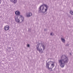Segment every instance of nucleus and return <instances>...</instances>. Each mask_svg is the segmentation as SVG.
<instances>
[{
    "mask_svg": "<svg viewBox=\"0 0 73 73\" xmlns=\"http://www.w3.org/2000/svg\"><path fill=\"white\" fill-rule=\"evenodd\" d=\"M69 60L68 57L64 55L61 56L60 59L58 61V63L61 68H64L65 66V64H67Z\"/></svg>",
    "mask_w": 73,
    "mask_h": 73,
    "instance_id": "nucleus-1",
    "label": "nucleus"
},
{
    "mask_svg": "<svg viewBox=\"0 0 73 73\" xmlns=\"http://www.w3.org/2000/svg\"><path fill=\"white\" fill-rule=\"evenodd\" d=\"M48 8L49 6L47 5L44 4V6L42 5L39 7L38 11L43 15H46L47 13V11Z\"/></svg>",
    "mask_w": 73,
    "mask_h": 73,
    "instance_id": "nucleus-2",
    "label": "nucleus"
},
{
    "mask_svg": "<svg viewBox=\"0 0 73 73\" xmlns=\"http://www.w3.org/2000/svg\"><path fill=\"white\" fill-rule=\"evenodd\" d=\"M19 23H21L24 21V20H25L24 17L23 15H20V11H19Z\"/></svg>",
    "mask_w": 73,
    "mask_h": 73,
    "instance_id": "nucleus-3",
    "label": "nucleus"
},
{
    "mask_svg": "<svg viewBox=\"0 0 73 73\" xmlns=\"http://www.w3.org/2000/svg\"><path fill=\"white\" fill-rule=\"evenodd\" d=\"M50 63H52L53 64H51V66H52V68H49V63H48L46 64V67L48 68V70L52 69L54 66V65L53 64V62L50 61Z\"/></svg>",
    "mask_w": 73,
    "mask_h": 73,
    "instance_id": "nucleus-4",
    "label": "nucleus"
},
{
    "mask_svg": "<svg viewBox=\"0 0 73 73\" xmlns=\"http://www.w3.org/2000/svg\"><path fill=\"white\" fill-rule=\"evenodd\" d=\"M25 16L27 17H30L32 16V14L31 12L27 13L25 14Z\"/></svg>",
    "mask_w": 73,
    "mask_h": 73,
    "instance_id": "nucleus-5",
    "label": "nucleus"
},
{
    "mask_svg": "<svg viewBox=\"0 0 73 73\" xmlns=\"http://www.w3.org/2000/svg\"><path fill=\"white\" fill-rule=\"evenodd\" d=\"M39 46L40 45H39V44H37L36 46V48L37 50H38L39 52H40L42 51V48H38Z\"/></svg>",
    "mask_w": 73,
    "mask_h": 73,
    "instance_id": "nucleus-6",
    "label": "nucleus"
},
{
    "mask_svg": "<svg viewBox=\"0 0 73 73\" xmlns=\"http://www.w3.org/2000/svg\"><path fill=\"white\" fill-rule=\"evenodd\" d=\"M4 29L6 31L9 30V26L8 25H6L4 27Z\"/></svg>",
    "mask_w": 73,
    "mask_h": 73,
    "instance_id": "nucleus-7",
    "label": "nucleus"
},
{
    "mask_svg": "<svg viewBox=\"0 0 73 73\" xmlns=\"http://www.w3.org/2000/svg\"><path fill=\"white\" fill-rule=\"evenodd\" d=\"M12 3H14V4H16L17 2V0H10Z\"/></svg>",
    "mask_w": 73,
    "mask_h": 73,
    "instance_id": "nucleus-8",
    "label": "nucleus"
},
{
    "mask_svg": "<svg viewBox=\"0 0 73 73\" xmlns=\"http://www.w3.org/2000/svg\"><path fill=\"white\" fill-rule=\"evenodd\" d=\"M61 40L62 42H63V43H65V39H64L63 38H61Z\"/></svg>",
    "mask_w": 73,
    "mask_h": 73,
    "instance_id": "nucleus-9",
    "label": "nucleus"
},
{
    "mask_svg": "<svg viewBox=\"0 0 73 73\" xmlns=\"http://www.w3.org/2000/svg\"><path fill=\"white\" fill-rule=\"evenodd\" d=\"M15 14L16 15H19V11H16L15 12Z\"/></svg>",
    "mask_w": 73,
    "mask_h": 73,
    "instance_id": "nucleus-10",
    "label": "nucleus"
},
{
    "mask_svg": "<svg viewBox=\"0 0 73 73\" xmlns=\"http://www.w3.org/2000/svg\"><path fill=\"white\" fill-rule=\"evenodd\" d=\"M42 47L43 48V50H44V49L45 48V46H46V45H45V44H42Z\"/></svg>",
    "mask_w": 73,
    "mask_h": 73,
    "instance_id": "nucleus-11",
    "label": "nucleus"
},
{
    "mask_svg": "<svg viewBox=\"0 0 73 73\" xmlns=\"http://www.w3.org/2000/svg\"><path fill=\"white\" fill-rule=\"evenodd\" d=\"M70 14H71V15H73V11H70Z\"/></svg>",
    "mask_w": 73,
    "mask_h": 73,
    "instance_id": "nucleus-12",
    "label": "nucleus"
},
{
    "mask_svg": "<svg viewBox=\"0 0 73 73\" xmlns=\"http://www.w3.org/2000/svg\"><path fill=\"white\" fill-rule=\"evenodd\" d=\"M50 35L51 36H53V35H54V34L53 33H50Z\"/></svg>",
    "mask_w": 73,
    "mask_h": 73,
    "instance_id": "nucleus-13",
    "label": "nucleus"
},
{
    "mask_svg": "<svg viewBox=\"0 0 73 73\" xmlns=\"http://www.w3.org/2000/svg\"><path fill=\"white\" fill-rule=\"evenodd\" d=\"M44 31H47V29H44Z\"/></svg>",
    "mask_w": 73,
    "mask_h": 73,
    "instance_id": "nucleus-14",
    "label": "nucleus"
},
{
    "mask_svg": "<svg viewBox=\"0 0 73 73\" xmlns=\"http://www.w3.org/2000/svg\"><path fill=\"white\" fill-rule=\"evenodd\" d=\"M15 20L16 21H18V19H17V18H15Z\"/></svg>",
    "mask_w": 73,
    "mask_h": 73,
    "instance_id": "nucleus-15",
    "label": "nucleus"
},
{
    "mask_svg": "<svg viewBox=\"0 0 73 73\" xmlns=\"http://www.w3.org/2000/svg\"><path fill=\"white\" fill-rule=\"evenodd\" d=\"M27 46H28V47H29L30 46V45H29V44H28L27 45Z\"/></svg>",
    "mask_w": 73,
    "mask_h": 73,
    "instance_id": "nucleus-16",
    "label": "nucleus"
},
{
    "mask_svg": "<svg viewBox=\"0 0 73 73\" xmlns=\"http://www.w3.org/2000/svg\"><path fill=\"white\" fill-rule=\"evenodd\" d=\"M1 0H0V4H1Z\"/></svg>",
    "mask_w": 73,
    "mask_h": 73,
    "instance_id": "nucleus-17",
    "label": "nucleus"
},
{
    "mask_svg": "<svg viewBox=\"0 0 73 73\" xmlns=\"http://www.w3.org/2000/svg\"><path fill=\"white\" fill-rule=\"evenodd\" d=\"M70 55H71V53H70Z\"/></svg>",
    "mask_w": 73,
    "mask_h": 73,
    "instance_id": "nucleus-18",
    "label": "nucleus"
}]
</instances>
